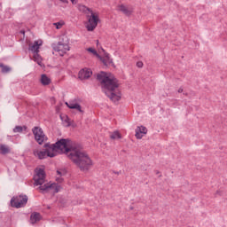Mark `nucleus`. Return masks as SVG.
Here are the masks:
<instances>
[{
  "instance_id": "nucleus-1",
  "label": "nucleus",
  "mask_w": 227,
  "mask_h": 227,
  "mask_svg": "<svg viewBox=\"0 0 227 227\" xmlns=\"http://www.w3.org/2000/svg\"><path fill=\"white\" fill-rule=\"evenodd\" d=\"M97 81L100 82L104 93L112 102H120L121 100V92L120 91V83L118 79L111 78L107 73L101 71L97 74Z\"/></svg>"
},
{
  "instance_id": "nucleus-2",
  "label": "nucleus",
  "mask_w": 227,
  "mask_h": 227,
  "mask_svg": "<svg viewBox=\"0 0 227 227\" xmlns=\"http://www.w3.org/2000/svg\"><path fill=\"white\" fill-rule=\"evenodd\" d=\"M68 159L79 168L80 171L86 172L89 169H91V166H93V160H91L90 155H88L86 152L78 149V147L75 151L68 154Z\"/></svg>"
},
{
  "instance_id": "nucleus-3",
  "label": "nucleus",
  "mask_w": 227,
  "mask_h": 227,
  "mask_svg": "<svg viewBox=\"0 0 227 227\" xmlns=\"http://www.w3.org/2000/svg\"><path fill=\"white\" fill-rule=\"evenodd\" d=\"M55 146L57 148V152H60L61 153H65L68 157L70 153H74L75 150L78 148L76 145H74L72 139L70 138H60L55 143Z\"/></svg>"
},
{
  "instance_id": "nucleus-4",
  "label": "nucleus",
  "mask_w": 227,
  "mask_h": 227,
  "mask_svg": "<svg viewBox=\"0 0 227 227\" xmlns=\"http://www.w3.org/2000/svg\"><path fill=\"white\" fill-rule=\"evenodd\" d=\"M28 200L27 195L12 197L11 199V207H12V208H22L25 205H27Z\"/></svg>"
},
{
  "instance_id": "nucleus-5",
  "label": "nucleus",
  "mask_w": 227,
  "mask_h": 227,
  "mask_svg": "<svg viewBox=\"0 0 227 227\" xmlns=\"http://www.w3.org/2000/svg\"><path fill=\"white\" fill-rule=\"evenodd\" d=\"M32 132L35 136L36 143H38V145H43V141H45V133H43V129L38 126H35L32 129Z\"/></svg>"
},
{
  "instance_id": "nucleus-6",
  "label": "nucleus",
  "mask_w": 227,
  "mask_h": 227,
  "mask_svg": "<svg viewBox=\"0 0 227 227\" xmlns=\"http://www.w3.org/2000/svg\"><path fill=\"white\" fill-rule=\"evenodd\" d=\"M53 51H56V52H61L60 56H63L64 54H67L68 51H70V46H68L67 43L63 42H59L58 43H53L51 45Z\"/></svg>"
},
{
  "instance_id": "nucleus-7",
  "label": "nucleus",
  "mask_w": 227,
  "mask_h": 227,
  "mask_svg": "<svg viewBox=\"0 0 227 227\" xmlns=\"http://www.w3.org/2000/svg\"><path fill=\"white\" fill-rule=\"evenodd\" d=\"M45 170L43 168H39L36 172V175L34 177L35 184L34 185H43L45 184Z\"/></svg>"
},
{
  "instance_id": "nucleus-8",
  "label": "nucleus",
  "mask_w": 227,
  "mask_h": 227,
  "mask_svg": "<svg viewBox=\"0 0 227 227\" xmlns=\"http://www.w3.org/2000/svg\"><path fill=\"white\" fill-rule=\"evenodd\" d=\"M98 16L93 12H90V17L89 18V25H87L88 31H95L97 26H98Z\"/></svg>"
},
{
  "instance_id": "nucleus-9",
  "label": "nucleus",
  "mask_w": 227,
  "mask_h": 227,
  "mask_svg": "<svg viewBox=\"0 0 227 227\" xmlns=\"http://www.w3.org/2000/svg\"><path fill=\"white\" fill-rule=\"evenodd\" d=\"M58 184L52 183V184H45L39 186L40 191H43V192H49L50 191H53L54 194L59 192V188H58Z\"/></svg>"
},
{
  "instance_id": "nucleus-10",
  "label": "nucleus",
  "mask_w": 227,
  "mask_h": 227,
  "mask_svg": "<svg viewBox=\"0 0 227 227\" xmlns=\"http://www.w3.org/2000/svg\"><path fill=\"white\" fill-rule=\"evenodd\" d=\"M35 157H37L40 160H43V159H47V157H50L51 159L56 157L55 153H47L46 150L44 151H34Z\"/></svg>"
},
{
  "instance_id": "nucleus-11",
  "label": "nucleus",
  "mask_w": 227,
  "mask_h": 227,
  "mask_svg": "<svg viewBox=\"0 0 227 227\" xmlns=\"http://www.w3.org/2000/svg\"><path fill=\"white\" fill-rule=\"evenodd\" d=\"M91 75H93V71H91L90 68L81 69L78 73V77L81 81L90 79Z\"/></svg>"
},
{
  "instance_id": "nucleus-12",
  "label": "nucleus",
  "mask_w": 227,
  "mask_h": 227,
  "mask_svg": "<svg viewBox=\"0 0 227 227\" xmlns=\"http://www.w3.org/2000/svg\"><path fill=\"white\" fill-rule=\"evenodd\" d=\"M43 43L42 42V40L35 41L33 44L30 43L28 45V50L31 51L33 54H35V52H40V47H42Z\"/></svg>"
},
{
  "instance_id": "nucleus-13",
  "label": "nucleus",
  "mask_w": 227,
  "mask_h": 227,
  "mask_svg": "<svg viewBox=\"0 0 227 227\" xmlns=\"http://www.w3.org/2000/svg\"><path fill=\"white\" fill-rule=\"evenodd\" d=\"M148 133V129L145 126H140L136 129L137 139H143V136Z\"/></svg>"
},
{
  "instance_id": "nucleus-14",
  "label": "nucleus",
  "mask_w": 227,
  "mask_h": 227,
  "mask_svg": "<svg viewBox=\"0 0 227 227\" xmlns=\"http://www.w3.org/2000/svg\"><path fill=\"white\" fill-rule=\"evenodd\" d=\"M87 51L90 52L91 54L96 56V58H98V59H99L103 63V65H107V60H106L104 59V57L100 56V54H98V52H97V50H95L93 48H88Z\"/></svg>"
},
{
  "instance_id": "nucleus-15",
  "label": "nucleus",
  "mask_w": 227,
  "mask_h": 227,
  "mask_svg": "<svg viewBox=\"0 0 227 227\" xmlns=\"http://www.w3.org/2000/svg\"><path fill=\"white\" fill-rule=\"evenodd\" d=\"M43 148L46 151L47 153H54V152H58V149L56 147V144L46 143L43 145Z\"/></svg>"
},
{
  "instance_id": "nucleus-16",
  "label": "nucleus",
  "mask_w": 227,
  "mask_h": 227,
  "mask_svg": "<svg viewBox=\"0 0 227 227\" xmlns=\"http://www.w3.org/2000/svg\"><path fill=\"white\" fill-rule=\"evenodd\" d=\"M42 221V215L38 212H34L30 215V223L31 224H36V223Z\"/></svg>"
},
{
  "instance_id": "nucleus-17",
  "label": "nucleus",
  "mask_w": 227,
  "mask_h": 227,
  "mask_svg": "<svg viewBox=\"0 0 227 227\" xmlns=\"http://www.w3.org/2000/svg\"><path fill=\"white\" fill-rule=\"evenodd\" d=\"M119 10L120 12H121L124 15H126V17H130L132 15V9L123 5V4H121L119 6Z\"/></svg>"
},
{
  "instance_id": "nucleus-18",
  "label": "nucleus",
  "mask_w": 227,
  "mask_h": 227,
  "mask_svg": "<svg viewBox=\"0 0 227 227\" xmlns=\"http://www.w3.org/2000/svg\"><path fill=\"white\" fill-rule=\"evenodd\" d=\"M103 52H105V58L104 59H106V65H105V67H109V65H111L112 67H114V62H113V59H111L109 53L106 52L105 49H102Z\"/></svg>"
},
{
  "instance_id": "nucleus-19",
  "label": "nucleus",
  "mask_w": 227,
  "mask_h": 227,
  "mask_svg": "<svg viewBox=\"0 0 227 227\" xmlns=\"http://www.w3.org/2000/svg\"><path fill=\"white\" fill-rule=\"evenodd\" d=\"M0 153L2 155H7V153H12V149H10V146L1 144L0 145Z\"/></svg>"
},
{
  "instance_id": "nucleus-20",
  "label": "nucleus",
  "mask_w": 227,
  "mask_h": 227,
  "mask_svg": "<svg viewBox=\"0 0 227 227\" xmlns=\"http://www.w3.org/2000/svg\"><path fill=\"white\" fill-rule=\"evenodd\" d=\"M41 83L43 84V86H49V84H51V78H49L47 74H42Z\"/></svg>"
},
{
  "instance_id": "nucleus-21",
  "label": "nucleus",
  "mask_w": 227,
  "mask_h": 227,
  "mask_svg": "<svg viewBox=\"0 0 227 227\" xmlns=\"http://www.w3.org/2000/svg\"><path fill=\"white\" fill-rule=\"evenodd\" d=\"M111 139H121V134L120 131L115 130L110 135Z\"/></svg>"
},
{
  "instance_id": "nucleus-22",
  "label": "nucleus",
  "mask_w": 227,
  "mask_h": 227,
  "mask_svg": "<svg viewBox=\"0 0 227 227\" xmlns=\"http://www.w3.org/2000/svg\"><path fill=\"white\" fill-rule=\"evenodd\" d=\"M0 68H2V74H8V72H10L12 70V68H10V67L5 66L3 63H0Z\"/></svg>"
},
{
  "instance_id": "nucleus-23",
  "label": "nucleus",
  "mask_w": 227,
  "mask_h": 227,
  "mask_svg": "<svg viewBox=\"0 0 227 227\" xmlns=\"http://www.w3.org/2000/svg\"><path fill=\"white\" fill-rule=\"evenodd\" d=\"M23 130H27V126H16L14 129H13V132L14 133H17V132H22Z\"/></svg>"
},
{
  "instance_id": "nucleus-24",
  "label": "nucleus",
  "mask_w": 227,
  "mask_h": 227,
  "mask_svg": "<svg viewBox=\"0 0 227 227\" xmlns=\"http://www.w3.org/2000/svg\"><path fill=\"white\" fill-rule=\"evenodd\" d=\"M79 10H80V12H82L83 13H88V12L91 13V12H93L89 7H86V5H80L79 6Z\"/></svg>"
},
{
  "instance_id": "nucleus-25",
  "label": "nucleus",
  "mask_w": 227,
  "mask_h": 227,
  "mask_svg": "<svg viewBox=\"0 0 227 227\" xmlns=\"http://www.w3.org/2000/svg\"><path fill=\"white\" fill-rule=\"evenodd\" d=\"M34 59L38 65L42 63V57H40V54H38V52L34 53Z\"/></svg>"
},
{
  "instance_id": "nucleus-26",
  "label": "nucleus",
  "mask_w": 227,
  "mask_h": 227,
  "mask_svg": "<svg viewBox=\"0 0 227 227\" xmlns=\"http://www.w3.org/2000/svg\"><path fill=\"white\" fill-rule=\"evenodd\" d=\"M66 105L69 109H77V106H79V103H68L66 102Z\"/></svg>"
},
{
  "instance_id": "nucleus-27",
  "label": "nucleus",
  "mask_w": 227,
  "mask_h": 227,
  "mask_svg": "<svg viewBox=\"0 0 227 227\" xmlns=\"http://www.w3.org/2000/svg\"><path fill=\"white\" fill-rule=\"evenodd\" d=\"M54 26H57V29H59V27H61V26H63V23L57 22V23H54Z\"/></svg>"
},
{
  "instance_id": "nucleus-28",
  "label": "nucleus",
  "mask_w": 227,
  "mask_h": 227,
  "mask_svg": "<svg viewBox=\"0 0 227 227\" xmlns=\"http://www.w3.org/2000/svg\"><path fill=\"white\" fill-rule=\"evenodd\" d=\"M137 68H143V62L142 61L137 62Z\"/></svg>"
},
{
  "instance_id": "nucleus-29",
  "label": "nucleus",
  "mask_w": 227,
  "mask_h": 227,
  "mask_svg": "<svg viewBox=\"0 0 227 227\" xmlns=\"http://www.w3.org/2000/svg\"><path fill=\"white\" fill-rule=\"evenodd\" d=\"M76 111H79V113H84V111H82V108L81 107V105L78 104V106H76Z\"/></svg>"
},
{
  "instance_id": "nucleus-30",
  "label": "nucleus",
  "mask_w": 227,
  "mask_h": 227,
  "mask_svg": "<svg viewBox=\"0 0 227 227\" xmlns=\"http://www.w3.org/2000/svg\"><path fill=\"white\" fill-rule=\"evenodd\" d=\"M57 174L59 175V176H63V173L61 172V170H57Z\"/></svg>"
},
{
  "instance_id": "nucleus-31",
  "label": "nucleus",
  "mask_w": 227,
  "mask_h": 227,
  "mask_svg": "<svg viewBox=\"0 0 227 227\" xmlns=\"http://www.w3.org/2000/svg\"><path fill=\"white\" fill-rule=\"evenodd\" d=\"M72 4H77V0H70Z\"/></svg>"
},
{
  "instance_id": "nucleus-32",
  "label": "nucleus",
  "mask_w": 227,
  "mask_h": 227,
  "mask_svg": "<svg viewBox=\"0 0 227 227\" xmlns=\"http://www.w3.org/2000/svg\"><path fill=\"white\" fill-rule=\"evenodd\" d=\"M183 92H184V89L179 88V90H178V93H183Z\"/></svg>"
},
{
  "instance_id": "nucleus-33",
  "label": "nucleus",
  "mask_w": 227,
  "mask_h": 227,
  "mask_svg": "<svg viewBox=\"0 0 227 227\" xmlns=\"http://www.w3.org/2000/svg\"><path fill=\"white\" fill-rule=\"evenodd\" d=\"M113 173H114V175H120V173H121V171L118 172V171H113Z\"/></svg>"
},
{
  "instance_id": "nucleus-34",
  "label": "nucleus",
  "mask_w": 227,
  "mask_h": 227,
  "mask_svg": "<svg viewBox=\"0 0 227 227\" xmlns=\"http://www.w3.org/2000/svg\"><path fill=\"white\" fill-rule=\"evenodd\" d=\"M66 121L67 122V127H70V122H68V117H67Z\"/></svg>"
},
{
  "instance_id": "nucleus-35",
  "label": "nucleus",
  "mask_w": 227,
  "mask_h": 227,
  "mask_svg": "<svg viewBox=\"0 0 227 227\" xmlns=\"http://www.w3.org/2000/svg\"><path fill=\"white\" fill-rule=\"evenodd\" d=\"M60 3H68V0H59Z\"/></svg>"
},
{
  "instance_id": "nucleus-36",
  "label": "nucleus",
  "mask_w": 227,
  "mask_h": 227,
  "mask_svg": "<svg viewBox=\"0 0 227 227\" xmlns=\"http://www.w3.org/2000/svg\"><path fill=\"white\" fill-rule=\"evenodd\" d=\"M155 174H156V175H160V172L159 170H155Z\"/></svg>"
},
{
  "instance_id": "nucleus-37",
  "label": "nucleus",
  "mask_w": 227,
  "mask_h": 227,
  "mask_svg": "<svg viewBox=\"0 0 227 227\" xmlns=\"http://www.w3.org/2000/svg\"><path fill=\"white\" fill-rule=\"evenodd\" d=\"M97 46L98 47V40H97Z\"/></svg>"
},
{
  "instance_id": "nucleus-38",
  "label": "nucleus",
  "mask_w": 227,
  "mask_h": 227,
  "mask_svg": "<svg viewBox=\"0 0 227 227\" xmlns=\"http://www.w3.org/2000/svg\"><path fill=\"white\" fill-rule=\"evenodd\" d=\"M160 176H162V175H160V176H159V178H160Z\"/></svg>"
},
{
  "instance_id": "nucleus-39",
  "label": "nucleus",
  "mask_w": 227,
  "mask_h": 227,
  "mask_svg": "<svg viewBox=\"0 0 227 227\" xmlns=\"http://www.w3.org/2000/svg\"><path fill=\"white\" fill-rule=\"evenodd\" d=\"M134 207H130V209L132 210Z\"/></svg>"
}]
</instances>
